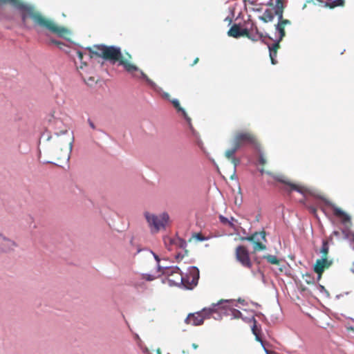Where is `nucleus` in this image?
<instances>
[{"label": "nucleus", "mask_w": 354, "mask_h": 354, "mask_svg": "<svg viewBox=\"0 0 354 354\" xmlns=\"http://www.w3.org/2000/svg\"><path fill=\"white\" fill-rule=\"evenodd\" d=\"M151 253L152 254L155 261H156L157 263H160L161 259L159 257V256L155 253L154 252H153L152 250H150Z\"/></svg>", "instance_id": "54"}, {"label": "nucleus", "mask_w": 354, "mask_h": 354, "mask_svg": "<svg viewBox=\"0 0 354 354\" xmlns=\"http://www.w3.org/2000/svg\"><path fill=\"white\" fill-rule=\"evenodd\" d=\"M263 350L265 351V353L266 354H278L277 353H276L275 351H271V350H269L266 346H265L263 348Z\"/></svg>", "instance_id": "56"}, {"label": "nucleus", "mask_w": 354, "mask_h": 354, "mask_svg": "<svg viewBox=\"0 0 354 354\" xmlns=\"http://www.w3.org/2000/svg\"><path fill=\"white\" fill-rule=\"evenodd\" d=\"M236 256L237 260L241 265L246 268H251L252 263L250 259L248 250L244 246L239 245L236 249Z\"/></svg>", "instance_id": "6"}, {"label": "nucleus", "mask_w": 354, "mask_h": 354, "mask_svg": "<svg viewBox=\"0 0 354 354\" xmlns=\"http://www.w3.org/2000/svg\"><path fill=\"white\" fill-rule=\"evenodd\" d=\"M166 268H167V266H161L160 263H157L156 270H157V272H161V273H162V272L165 271Z\"/></svg>", "instance_id": "53"}, {"label": "nucleus", "mask_w": 354, "mask_h": 354, "mask_svg": "<svg viewBox=\"0 0 354 354\" xmlns=\"http://www.w3.org/2000/svg\"><path fill=\"white\" fill-rule=\"evenodd\" d=\"M266 159L263 157L262 152L259 150V163L260 165H264L266 163Z\"/></svg>", "instance_id": "52"}, {"label": "nucleus", "mask_w": 354, "mask_h": 354, "mask_svg": "<svg viewBox=\"0 0 354 354\" xmlns=\"http://www.w3.org/2000/svg\"><path fill=\"white\" fill-rule=\"evenodd\" d=\"M268 48L269 50V55L270 57L271 64L272 65H275L277 63V49L279 48V43L277 41H274L273 44H270L267 41Z\"/></svg>", "instance_id": "14"}, {"label": "nucleus", "mask_w": 354, "mask_h": 354, "mask_svg": "<svg viewBox=\"0 0 354 354\" xmlns=\"http://www.w3.org/2000/svg\"><path fill=\"white\" fill-rule=\"evenodd\" d=\"M251 328H252V333L255 335L256 340L261 343L263 348L265 346H266L265 342L263 340V339L261 336V334H260L261 333V328H258L257 324H253Z\"/></svg>", "instance_id": "25"}, {"label": "nucleus", "mask_w": 354, "mask_h": 354, "mask_svg": "<svg viewBox=\"0 0 354 354\" xmlns=\"http://www.w3.org/2000/svg\"><path fill=\"white\" fill-rule=\"evenodd\" d=\"M232 163L234 165V173L236 171V167L239 164H240L241 160L239 158H236L235 156L230 159Z\"/></svg>", "instance_id": "45"}, {"label": "nucleus", "mask_w": 354, "mask_h": 354, "mask_svg": "<svg viewBox=\"0 0 354 354\" xmlns=\"http://www.w3.org/2000/svg\"><path fill=\"white\" fill-rule=\"evenodd\" d=\"M160 276V274L156 276L154 274H149V273H142V278L147 281H151Z\"/></svg>", "instance_id": "36"}, {"label": "nucleus", "mask_w": 354, "mask_h": 354, "mask_svg": "<svg viewBox=\"0 0 354 354\" xmlns=\"http://www.w3.org/2000/svg\"><path fill=\"white\" fill-rule=\"evenodd\" d=\"M205 319V317L201 316L200 311L189 313L185 319V322L187 324H192V326H200L203 324Z\"/></svg>", "instance_id": "11"}, {"label": "nucleus", "mask_w": 354, "mask_h": 354, "mask_svg": "<svg viewBox=\"0 0 354 354\" xmlns=\"http://www.w3.org/2000/svg\"><path fill=\"white\" fill-rule=\"evenodd\" d=\"M225 21H229V24H230L232 21V18L230 17H227L225 19Z\"/></svg>", "instance_id": "64"}, {"label": "nucleus", "mask_w": 354, "mask_h": 354, "mask_svg": "<svg viewBox=\"0 0 354 354\" xmlns=\"http://www.w3.org/2000/svg\"><path fill=\"white\" fill-rule=\"evenodd\" d=\"M88 123L89 124V126L91 127V128H92L93 129H95V126L94 123L92 122V120L90 118L88 119Z\"/></svg>", "instance_id": "60"}, {"label": "nucleus", "mask_w": 354, "mask_h": 354, "mask_svg": "<svg viewBox=\"0 0 354 354\" xmlns=\"http://www.w3.org/2000/svg\"><path fill=\"white\" fill-rule=\"evenodd\" d=\"M49 124L53 127L55 129H61L63 125V122L61 120L55 118L53 115H50L48 118Z\"/></svg>", "instance_id": "26"}, {"label": "nucleus", "mask_w": 354, "mask_h": 354, "mask_svg": "<svg viewBox=\"0 0 354 354\" xmlns=\"http://www.w3.org/2000/svg\"><path fill=\"white\" fill-rule=\"evenodd\" d=\"M234 221V217H231L230 219H228V222L227 223V225H228L232 229H235V225L233 223Z\"/></svg>", "instance_id": "55"}, {"label": "nucleus", "mask_w": 354, "mask_h": 354, "mask_svg": "<svg viewBox=\"0 0 354 354\" xmlns=\"http://www.w3.org/2000/svg\"><path fill=\"white\" fill-rule=\"evenodd\" d=\"M275 30H276V33H275L276 37H275V39L272 38V41L280 43L281 41L283 39V38L286 35L284 27L282 26L277 21V24L275 25Z\"/></svg>", "instance_id": "20"}, {"label": "nucleus", "mask_w": 354, "mask_h": 354, "mask_svg": "<svg viewBox=\"0 0 354 354\" xmlns=\"http://www.w3.org/2000/svg\"><path fill=\"white\" fill-rule=\"evenodd\" d=\"M332 263V260H329L327 258L323 257L316 261V263L314 266V271L315 272H323L324 268L329 267Z\"/></svg>", "instance_id": "15"}, {"label": "nucleus", "mask_w": 354, "mask_h": 354, "mask_svg": "<svg viewBox=\"0 0 354 354\" xmlns=\"http://www.w3.org/2000/svg\"><path fill=\"white\" fill-rule=\"evenodd\" d=\"M176 110L178 113L182 115V116L184 118V119L187 123L192 121V119L188 116L184 108L180 106Z\"/></svg>", "instance_id": "32"}, {"label": "nucleus", "mask_w": 354, "mask_h": 354, "mask_svg": "<svg viewBox=\"0 0 354 354\" xmlns=\"http://www.w3.org/2000/svg\"><path fill=\"white\" fill-rule=\"evenodd\" d=\"M50 44H55V45H57L59 48H62V47L60 46L61 45H64V44L57 39H53V38H50Z\"/></svg>", "instance_id": "47"}, {"label": "nucleus", "mask_w": 354, "mask_h": 354, "mask_svg": "<svg viewBox=\"0 0 354 354\" xmlns=\"http://www.w3.org/2000/svg\"><path fill=\"white\" fill-rule=\"evenodd\" d=\"M176 239V236L174 237V238H171L169 236L164 237V239H163L164 243H165V246L168 248L169 250H171V248H169L170 246H171L173 245H175Z\"/></svg>", "instance_id": "29"}, {"label": "nucleus", "mask_w": 354, "mask_h": 354, "mask_svg": "<svg viewBox=\"0 0 354 354\" xmlns=\"http://www.w3.org/2000/svg\"><path fill=\"white\" fill-rule=\"evenodd\" d=\"M262 258L266 259V261L270 264L278 265L279 263V259L275 255L266 254L263 255Z\"/></svg>", "instance_id": "28"}, {"label": "nucleus", "mask_w": 354, "mask_h": 354, "mask_svg": "<svg viewBox=\"0 0 354 354\" xmlns=\"http://www.w3.org/2000/svg\"><path fill=\"white\" fill-rule=\"evenodd\" d=\"M226 310L225 303L224 304L221 305L218 307H217V311L216 313H214L212 315V317L215 320H220L223 318V316H225L223 311H225Z\"/></svg>", "instance_id": "27"}, {"label": "nucleus", "mask_w": 354, "mask_h": 354, "mask_svg": "<svg viewBox=\"0 0 354 354\" xmlns=\"http://www.w3.org/2000/svg\"><path fill=\"white\" fill-rule=\"evenodd\" d=\"M67 133H68V129L64 128L63 129H60L59 131H56L55 132V135L56 136H62V135L66 134Z\"/></svg>", "instance_id": "49"}, {"label": "nucleus", "mask_w": 354, "mask_h": 354, "mask_svg": "<svg viewBox=\"0 0 354 354\" xmlns=\"http://www.w3.org/2000/svg\"><path fill=\"white\" fill-rule=\"evenodd\" d=\"M187 242L185 239L176 236L175 245L181 249H186Z\"/></svg>", "instance_id": "31"}, {"label": "nucleus", "mask_w": 354, "mask_h": 354, "mask_svg": "<svg viewBox=\"0 0 354 354\" xmlns=\"http://www.w3.org/2000/svg\"><path fill=\"white\" fill-rule=\"evenodd\" d=\"M187 125H188V129L190 131V137H192L194 141V142L196 143V145L202 150V151H204V146H203V141L201 140V138H200V135L198 133V132H197L192 124V121L188 122L187 123Z\"/></svg>", "instance_id": "13"}, {"label": "nucleus", "mask_w": 354, "mask_h": 354, "mask_svg": "<svg viewBox=\"0 0 354 354\" xmlns=\"http://www.w3.org/2000/svg\"><path fill=\"white\" fill-rule=\"evenodd\" d=\"M231 180H238V178L236 175V172L234 173V171H233V174L231 176Z\"/></svg>", "instance_id": "62"}, {"label": "nucleus", "mask_w": 354, "mask_h": 354, "mask_svg": "<svg viewBox=\"0 0 354 354\" xmlns=\"http://www.w3.org/2000/svg\"><path fill=\"white\" fill-rule=\"evenodd\" d=\"M219 221L224 225H227V223L228 222V218L224 216L223 215H219L218 216Z\"/></svg>", "instance_id": "51"}, {"label": "nucleus", "mask_w": 354, "mask_h": 354, "mask_svg": "<svg viewBox=\"0 0 354 354\" xmlns=\"http://www.w3.org/2000/svg\"><path fill=\"white\" fill-rule=\"evenodd\" d=\"M174 106V107L176 109L178 107L180 106V102L178 99L174 98L169 101Z\"/></svg>", "instance_id": "50"}, {"label": "nucleus", "mask_w": 354, "mask_h": 354, "mask_svg": "<svg viewBox=\"0 0 354 354\" xmlns=\"http://www.w3.org/2000/svg\"><path fill=\"white\" fill-rule=\"evenodd\" d=\"M180 275V282L183 283V290H192L198 283L200 278L199 269L194 266H189L185 273L182 272Z\"/></svg>", "instance_id": "3"}, {"label": "nucleus", "mask_w": 354, "mask_h": 354, "mask_svg": "<svg viewBox=\"0 0 354 354\" xmlns=\"http://www.w3.org/2000/svg\"><path fill=\"white\" fill-rule=\"evenodd\" d=\"M344 3V0H333L332 3H325V6H328L331 8L337 7V6H342Z\"/></svg>", "instance_id": "34"}, {"label": "nucleus", "mask_w": 354, "mask_h": 354, "mask_svg": "<svg viewBox=\"0 0 354 354\" xmlns=\"http://www.w3.org/2000/svg\"><path fill=\"white\" fill-rule=\"evenodd\" d=\"M236 152V149L231 148V149H227L225 151V155L226 158L230 160L235 156L234 154Z\"/></svg>", "instance_id": "38"}, {"label": "nucleus", "mask_w": 354, "mask_h": 354, "mask_svg": "<svg viewBox=\"0 0 354 354\" xmlns=\"http://www.w3.org/2000/svg\"><path fill=\"white\" fill-rule=\"evenodd\" d=\"M241 24H234L227 31V35L234 38L241 37Z\"/></svg>", "instance_id": "23"}, {"label": "nucleus", "mask_w": 354, "mask_h": 354, "mask_svg": "<svg viewBox=\"0 0 354 354\" xmlns=\"http://www.w3.org/2000/svg\"><path fill=\"white\" fill-rule=\"evenodd\" d=\"M248 39L253 41H261L263 44H267V39L272 40V37H271L268 33L263 34V32H259V30L250 32L248 35Z\"/></svg>", "instance_id": "12"}, {"label": "nucleus", "mask_w": 354, "mask_h": 354, "mask_svg": "<svg viewBox=\"0 0 354 354\" xmlns=\"http://www.w3.org/2000/svg\"><path fill=\"white\" fill-rule=\"evenodd\" d=\"M333 234L337 237L339 236V231H337V230H334L333 232Z\"/></svg>", "instance_id": "63"}, {"label": "nucleus", "mask_w": 354, "mask_h": 354, "mask_svg": "<svg viewBox=\"0 0 354 354\" xmlns=\"http://www.w3.org/2000/svg\"><path fill=\"white\" fill-rule=\"evenodd\" d=\"M341 231L344 239H348L351 235L352 236V234H354L351 232L350 226L348 225L344 226Z\"/></svg>", "instance_id": "33"}, {"label": "nucleus", "mask_w": 354, "mask_h": 354, "mask_svg": "<svg viewBox=\"0 0 354 354\" xmlns=\"http://www.w3.org/2000/svg\"><path fill=\"white\" fill-rule=\"evenodd\" d=\"M245 25H248V28L249 29V31H255L256 30H258V28L255 24V22L252 21L250 19H248V21H245L244 22Z\"/></svg>", "instance_id": "35"}, {"label": "nucleus", "mask_w": 354, "mask_h": 354, "mask_svg": "<svg viewBox=\"0 0 354 354\" xmlns=\"http://www.w3.org/2000/svg\"><path fill=\"white\" fill-rule=\"evenodd\" d=\"M322 243V247L320 248L319 252L325 256L328 254L329 250L328 241L323 239Z\"/></svg>", "instance_id": "30"}, {"label": "nucleus", "mask_w": 354, "mask_h": 354, "mask_svg": "<svg viewBox=\"0 0 354 354\" xmlns=\"http://www.w3.org/2000/svg\"><path fill=\"white\" fill-rule=\"evenodd\" d=\"M253 234H257L258 236H255V239L253 241V249L254 251L257 250H264L266 249V246L263 243H261L260 241H263L264 242H267L266 238V232L263 230L261 232H255Z\"/></svg>", "instance_id": "9"}, {"label": "nucleus", "mask_w": 354, "mask_h": 354, "mask_svg": "<svg viewBox=\"0 0 354 354\" xmlns=\"http://www.w3.org/2000/svg\"><path fill=\"white\" fill-rule=\"evenodd\" d=\"M274 179L276 180H277L278 182H280V183H282L283 184L288 185L290 187V191H295V192L301 194V195L305 196L304 191L301 187H299L297 185H296L295 184L292 183L288 181H286L279 177H275Z\"/></svg>", "instance_id": "21"}, {"label": "nucleus", "mask_w": 354, "mask_h": 354, "mask_svg": "<svg viewBox=\"0 0 354 354\" xmlns=\"http://www.w3.org/2000/svg\"><path fill=\"white\" fill-rule=\"evenodd\" d=\"M17 244L12 240L0 233V252H8L14 250Z\"/></svg>", "instance_id": "8"}, {"label": "nucleus", "mask_w": 354, "mask_h": 354, "mask_svg": "<svg viewBox=\"0 0 354 354\" xmlns=\"http://www.w3.org/2000/svg\"><path fill=\"white\" fill-rule=\"evenodd\" d=\"M140 77L144 80L149 86L157 93L162 95L165 100L170 101V95L168 93L163 91L162 88L158 86L153 81L149 79L147 75L143 72L140 71Z\"/></svg>", "instance_id": "7"}, {"label": "nucleus", "mask_w": 354, "mask_h": 354, "mask_svg": "<svg viewBox=\"0 0 354 354\" xmlns=\"http://www.w3.org/2000/svg\"><path fill=\"white\" fill-rule=\"evenodd\" d=\"M99 51L93 50L91 47H86V50H88L91 55H95L108 61L111 64H115L117 62H120L123 57L121 48L116 46H106L104 44L94 45Z\"/></svg>", "instance_id": "2"}, {"label": "nucleus", "mask_w": 354, "mask_h": 354, "mask_svg": "<svg viewBox=\"0 0 354 354\" xmlns=\"http://www.w3.org/2000/svg\"><path fill=\"white\" fill-rule=\"evenodd\" d=\"M241 319L246 323L253 322V324H257V320L255 319L254 316H252V317L242 316Z\"/></svg>", "instance_id": "44"}, {"label": "nucleus", "mask_w": 354, "mask_h": 354, "mask_svg": "<svg viewBox=\"0 0 354 354\" xmlns=\"http://www.w3.org/2000/svg\"><path fill=\"white\" fill-rule=\"evenodd\" d=\"M10 2L16 9L21 12V17L23 23H25L28 17L31 18L35 25L44 28L59 37H64V34H70V31L64 27H59L50 19L43 17L40 12H34L33 6L25 4L17 0H4L3 3Z\"/></svg>", "instance_id": "1"}, {"label": "nucleus", "mask_w": 354, "mask_h": 354, "mask_svg": "<svg viewBox=\"0 0 354 354\" xmlns=\"http://www.w3.org/2000/svg\"><path fill=\"white\" fill-rule=\"evenodd\" d=\"M140 350L144 354H151L149 350L146 346H140Z\"/></svg>", "instance_id": "58"}, {"label": "nucleus", "mask_w": 354, "mask_h": 354, "mask_svg": "<svg viewBox=\"0 0 354 354\" xmlns=\"http://www.w3.org/2000/svg\"><path fill=\"white\" fill-rule=\"evenodd\" d=\"M118 65L122 66L124 67V68L129 73H133L134 71H138L140 73V71H142L140 69H139V68L138 66H136V65H134L133 64H131L130 62H129L127 60H124L122 58L118 62ZM138 77L141 78L140 75Z\"/></svg>", "instance_id": "17"}, {"label": "nucleus", "mask_w": 354, "mask_h": 354, "mask_svg": "<svg viewBox=\"0 0 354 354\" xmlns=\"http://www.w3.org/2000/svg\"><path fill=\"white\" fill-rule=\"evenodd\" d=\"M317 288L319 290V291L322 293L324 295H325L326 297H329V292L326 290V289L325 288V287L321 284H318L317 286Z\"/></svg>", "instance_id": "43"}, {"label": "nucleus", "mask_w": 354, "mask_h": 354, "mask_svg": "<svg viewBox=\"0 0 354 354\" xmlns=\"http://www.w3.org/2000/svg\"><path fill=\"white\" fill-rule=\"evenodd\" d=\"M278 22L282 26H286V25H290L291 24V21L289 20V19H284L283 17H282V19L279 20L278 19Z\"/></svg>", "instance_id": "48"}, {"label": "nucleus", "mask_w": 354, "mask_h": 354, "mask_svg": "<svg viewBox=\"0 0 354 354\" xmlns=\"http://www.w3.org/2000/svg\"><path fill=\"white\" fill-rule=\"evenodd\" d=\"M230 301L228 299H222L218 301L216 304H212L209 308H204L201 311V316L205 317V319L209 318L211 315H213L214 313H216L217 307L219 308L220 306L224 304V303H229Z\"/></svg>", "instance_id": "10"}, {"label": "nucleus", "mask_w": 354, "mask_h": 354, "mask_svg": "<svg viewBox=\"0 0 354 354\" xmlns=\"http://www.w3.org/2000/svg\"><path fill=\"white\" fill-rule=\"evenodd\" d=\"M229 303H225L226 310L223 311L225 316L231 315L233 319L241 318L243 315L239 310L232 308L230 304L232 300H229Z\"/></svg>", "instance_id": "16"}, {"label": "nucleus", "mask_w": 354, "mask_h": 354, "mask_svg": "<svg viewBox=\"0 0 354 354\" xmlns=\"http://www.w3.org/2000/svg\"><path fill=\"white\" fill-rule=\"evenodd\" d=\"M77 57L78 58L80 59V61L82 60L83 59V55H84V53H82V51L80 50H77Z\"/></svg>", "instance_id": "59"}, {"label": "nucleus", "mask_w": 354, "mask_h": 354, "mask_svg": "<svg viewBox=\"0 0 354 354\" xmlns=\"http://www.w3.org/2000/svg\"><path fill=\"white\" fill-rule=\"evenodd\" d=\"M145 216L149 226L153 227L156 232L159 231L161 227H165L169 219V216L167 212L162 213L160 218L156 214H150L148 212H145Z\"/></svg>", "instance_id": "4"}, {"label": "nucleus", "mask_w": 354, "mask_h": 354, "mask_svg": "<svg viewBox=\"0 0 354 354\" xmlns=\"http://www.w3.org/2000/svg\"><path fill=\"white\" fill-rule=\"evenodd\" d=\"M285 5L281 0H276L273 7L274 17L277 16L278 19L281 20L283 17V9Z\"/></svg>", "instance_id": "18"}, {"label": "nucleus", "mask_w": 354, "mask_h": 354, "mask_svg": "<svg viewBox=\"0 0 354 354\" xmlns=\"http://www.w3.org/2000/svg\"><path fill=\"white\" fill-rule=\"evenodd\" d=\"M175 273L182 274V270L177 266H167L166 269L161 273L162 275L171 276Z\"/></svg>", "instance_id": "24"}, {"label": "nucleus", "mask_w": 354, "mask_h": 354, "mask_svg": "<svg viewBox=\"0 0 354 354\" xmlns=\"http://www.w3.org/2000/svg\"><path fill=\"white\" fill-rule=\"evenodd\" d=\"M194 237L198 241H204L209 239V237L203 236L201 233L195 234Z\"/></svg>", "instance_id": "42"}, {"label": "nucleus", "mask_w": 354, "mask_h": 354, "mask_svg": "<svg viewBox=\"0 0 354 354\" xmlns=\"http://www.w3.org/2000/svg\"><path fill=\"white\" fill-rule=\"evenodd\" d=\"M274 19V14L272 10L267 8L263 15L259 17V19L264 23L272 21Z\"/></svg>", "instance_id": "22"}, {"label": "nucleus", "mask_w": 354, "mask_h": 354, "mask_svg": "<svg viewBox=\"0 0 354 354\" xmlns=\"http://www.w3.org/2000/svg\"><path fill=\"white\" fill-rule=\"evenodd\" d=\"M257 272L259 274H260L263 283H266V282L265 275H264L263 272L260 269L257 270Z\"/></svg>", "instance_id": "57"}, {"label": "nucleus", "mask_w": 354, "mask_h": 354, "mask_svg": "<svg viewBox=\"0 0 354 354\" xmlns=\"http://www.w3.org/2000/svg\"><path fill=\"white\" fill-rule=\"evenodd\" d=\"M73 142H74V137L73 136L72 137V140L71 141V142L69 143V149H70V151H72L73 149Z\"/></svg>", "instance_id": "61"}, {"label": "nucleus", "mask_w": 354, "mask_h": 354, "mask_svg": "<svg viewBox=\"0 0 354 354\" xmlns=\"http://www.w3.org/2000/svg\"><path fill=\"white\" fill-rule=\"evenodd\" d=\"M255 236H258V234H252L250 236H245V237H242L241 239L244 240V241H248L252 242L253 243V241L255 239Z\"/></svg>", "instance_id": "46"}, {"label": "nucleus", "mask_w": 354, "mask_h": 354, "mask_svg": "<svg viewBox=\"0 0 354 354\" xmlns=\"http://www.w3.org/2000/svg\"><path fill=\"white\" fill-rule=\"evenodd\" d=\"M233 149H236V151H237L242 146L241 142L237 139V138L235 136L233 141Z\"/></svg>", "instance_id": "39"}, {"label": "nucleus", "mask_w": 354, "mask_h": 354, "mask_svg": "<svg viewBox=\"0 0 354 354\" xmlns=\"http://www.w3.org/2000/svg\"><path fill=\"white\" fill-rule=\"evenodd\" d=\"M320 198L324 202V203L330 207L333 210V214L336 216L341 217V223L344 225H347V224L351 225V216L347 214L346 212L342 210L341 208L337 207L333 203H332L330 201L326 200V198H324L322 197H320Z\"/></svg>", "instance_id": "5"}, {"label": "nucleus", "mask_w": 354, "mask_h": 354, "mask_svg": "<svg viewBox=\"0 0 354 354\" xmlns=\"http://www.w3.org/2000/svg\"><path fill=\"white\" fill-rule=\"evenodd\" d=\"M237 139L241 142V145L244 144H254V138L248 133H239L235 136Z\"/></svg>", "instance_id": "19"}, {"label": "nucleus", "mask_w": 354, "mask_h": 354, "mask_svg": "<svg viewBox=\"0 0 354 354\" xmlns=\"http://www.w3.org/2000/svg\"><path fill=\"white\" fill-rule=\"evenodd\" d=\"M167 280L168 285L169 287L176 286V287H178V288L182 289V286H183V283L180 282V281L179 282H176L174 280L171 279H167Z\"/></svg>", "instance_id": "37"}, {"label": "nucleus", "mask_w": 354, "mask_h": 354, "mask_svg": "<svg viewBox=\"0 0 354 354\" xmlns=\"http://www.w3.org/2000/svg\"><path fill=\"white\" fill-rule=\"evenodd\" d=\"M251 31H249V29L248 28V25H245L244 28H242L241 26V37L242 36H246L248 38V35H250Z\"/></svg>", "instance_id": "41"}, {"label": "nucleus", "mask_w": 354, "mask_h": 354, "mask_svg": "<svg viewBox=\"0 0 354 354\" xmlns=\"http://www.w3.org/2000/svg\"><path fill=\"white\" fill-rule=\"evenodd\" d=\"M183 250H184V252L183 253L178 252V254H176L175 255V259L178 261H181L188 254V251L186 249H183Z\"/></svg>", "instance_id": "40"}]
</instances>
